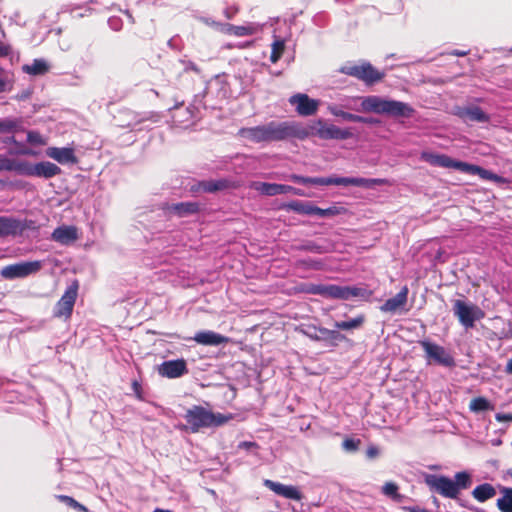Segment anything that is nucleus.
I'll return each instance as SVG.
<instances>
[{"label":"nucleus","instance_id":"obj_1","mask_svg":"<svg viewBox=\"0 0 512 512\" xmlns=\"http://www.w3.org/2000/svg\"><path fill=\"white\" fill-rule=\"evenodd\" d=\"M239 136L253 143L275 142L291 138L303 140L310 132L301 123L295 121H270L255 127L241 128Z\"/></svg>","mask_w":512,"mask_h":512},{"label":"nucleus","instance_id":"obj_2","mask_svg":"<svg viewBox=\"0 0 512 512\" xmlns=\"http://www.w3.org/2000/svg\"><path fill=\"white\" fill-rule=\"evenodd\" d=\"M421 159L433 166L451 168L465 174L478 175L484 180L493 181L497 184H507L509 182L506 178L501 177L489 170L474 164L455 160L446 154L423 152L421 154Z\"/></svg>","mask_w":512,"mask_h":512},{"label":"nucleus","instance_id":"obj_3","mask_svg":"<svg viewBox=\"0 0 512 512\" xmlns=\"http://www.w3.org/2000/svg\"><path fill=\"white\" fill-rule=\"evenodd\" d=\"M361 111L365 113L385 114L392 117H410L414 110L404 102L382 98L380 96H366L360 98Z\"/></svg>","mask_w":512,"mask_h":512},{"label":"nucleus","instance_id":"obj_4","mask_svg":"<svg viewBox=\"0 0 512 512\" xmlns=\"http://www.w3.org/2000/svg\"><path fill=\"white\" fill-rule=\"evenodd\" d=\"M305 292L320 295L329 299L349 300L351 298H368L371 293L366 289L355 286H340L334 284H311Z\"/></svg>","mask_w":512,"mask_h":512},{"label":"nucleus","instance_id":"obj_5","mask_svg":"<svg viewBox=\"0 0 512 512\" xmlns=\"http://www.w3.org/2000/svg\"><path fill=\"white\" fill-rule=\"evenodd\" d=\"M184 418L189 429L193 433L198 432L202 428L221 426L229 419V417H226L221 413H213L212 411L197 405L188 409Z\"/></svg>","mask_w":512,"mask_h":512},{"label":"nucleus","instance_id":"obj_6","mask_svg":"<svg viewBox=\"0 0 512 512\" xmlns=\"http://www.w3.org/2000/svg\"><path fill=\"white\" fill-rule=\"evenodd\" d=\"M306 128V126H304ZM309 136L316 135L324 140H346L352 138L353 133L350 129H343L333 124H327L323 120H318L313 125L307 127Z\"/></svg>","mask_w":512,"mask_h":512},{"label":"nucleus","instance_id":"obj_7","mask_svg":"<svg viewBox=\"0 0 512 512\" xmlns=\"http://www.w3.org/2000/svg\"><path fill=\"white\" fill-rule=\"evenodd\" d=\"M453 312L467 329L474 327L475 321L482 319L485 315L477 305L459 299L453 302Z\"/></svg>","mask_w":512,"mask_h":512},{"label":"nucleus","instance_id":"obj_8","mask_svg":"<svg viewBox=\"0 0 512 512\" xmlns=\"http://www.w3.org/2000/svg\"><path fill=\"white\" fill-rule=\"evenodd\" d=\"M43 267V262L39 260L19 262L3 267L0 271L1 277L4 279L25 278L36 274Z\"/></svg>","mask_w":512,"mask_h":512},{"label":"nucleus","instance_id":"obj_9","mask_svg":"<svg viewBox=\"0 0 512 512\" xmlns=\"http://www.w3.org/2000/svg\"><path fill=\"white\" fill-rule=\"evenodd\" d=\"M340 71L346 75L356 77L366 84H374L384 77L383 73L377 71L368 62L360 65H345L340 69Z\"/></svg>","mask_w":512,"mask_h":512},{"label":"nucleus","instance_id":"obj_10","mask_svg":"<svg viewBox=\"0 0 512 512\" xmlns=\"http://www.w3.org/2000/svg\"><path fill=\"white\" fill-rule=\"evenodd\" d=\"M425 483L434 491L447 498H456L458 496L457 484L445 476L428 474L425 476Z\"/></svg>","mask_w":512,"mask_h":512},{"label":"nucleus","instance_id":"obj_11","mask_svg":"<svg viewBox=\"0 0 512 512\" xmlns=\"http://www.w3.org/2000/svg\"><path fill=\"white\" fill-rule=\"evenodd\" d=\"M32 220H19L14 217L0 216V238L20 236L27 229L33 228Z\"/></svg>","mask_w":512,"mask_h":512},{"label":"nucleus","instance_id":"obj_12","mask_svg":"<svg viewBox=\"0 0 512 512\" xmlns=\"http://www.w3.org/2000/svg\"><path fill=\"white\" fill-rule=\"evenodd\" d=\"M420 345L430 362L445 367H452L455 364L453 357L444 347L427 340L421 341Z\"/></svg>","mask_w":512,"mask_h":512},{"label":"nucleus","instance_id":"obj_13","mask_svg":"<svg viewBox=\"0 0 512 512\" xmlns=\"http://www.w3.org/2000/svg\"><path fill=\"white\" fill-rule=\"evenodd\" d=\"M78 293V285L76 283L69 286L54 308V316L58 318H70Z\"/></svg>","mask_w":512,"mask_h":512},{"label":"nucleus","instance_id":"obj_14","mask_svg":"<svg viewBox=\"0 0 512 512\" xmlns=\"http://www.w3.org/2000/svg\"><path fill=\"white\" fill-rule=\"evenodd\" d=\"M289 103L296 107L301 116H311L318 110L319 102L311 99L306 94L298 93L290 97Z\"/></svg>","mask_w":512,"mask_h":512},{"label":"nucleus","instance_id":"obj_15","mask_svg":"<svg viewBox=\"0 0 512 512\" xmlns=\"http://www.w3.org/2000/svg\"><path fill=\"white\" fill-rule=\"evenodd\" d=\"M158 372L163 377L178 378L187 374L188 369L184 359H177L163 362L159 366Z\"/></svg>","mask_w":512,"mask_h":512},{"label":"nucleus","instance_id":"obj_16","mask_svg":"<svg viewBox=\"0 0 512 512\" xmlns=\"http://www.w3.org/2000/svg\"><path fill=\"white\" fill-rule=\"evenodd\" d=\"M120 114L124 119H119V126L128 128H133L147 120L155 122L158 119V115L152 112L142 114L127 109L123 110Z\"/></svg>","mask_w":512,"mask_h":512},{"label":"nucleus","instance_id":"obj_17","mask_svg":"<svg viewBox=\"0 0 512 512\" xmlns=\"http://www.w3.org/2000/svg\"><path fill=\"white\" fill-rule=\"evenodd\" d=\"M408 287L404 286L399 293H397L394 297L387 299L383 305H381L380 310L386 313H396L401 311H406L405 306L408 300Z\"/></svg>","mask_w":512,"mask_h":512},{"label":"nucleus","instance_id":"obj_18","mask_svg":"<svg viewBox=\"0 0 512 512\" xmlns=\"http://www.w3.org/2000/svg\"><path fill=\"white\" fill-rule=\"evenodd\" d=\"M264 486L273 491L275 494L280 495L287 499L301 500L302 494L297 487L291 485H284L272 480H264Z\"/></svg>","mask_w":512,"mask_h":512},{"label":"nucleus","instance_id":"obj_19","mask_svg":"<svg viewBox=\"0 0 512 512\" xmlns=\"http://www.w3.org/2000/svg\"><path fill=\"white\" fill-rule=\"evenodd\" d=\"M51 239L62 245H69L78 239V229L69 225L59 226L53 231Z\"/></svg>","mask_w":512,"mask_h":512},{"label":"nucleus","instance_id":"obj_20","mask_svg":"<svg viewBox=\"0 0 512 512\" xmlns=\"http://www.w3.org/2000/svg\"><path fill=\"white\" fill-rule=\"evenodd\" d=\"M46 155L60 164H75L78 161L74 150L69 147H49L46 149Z\"/></svg>","mask_w":512,"mask_h":512},{"label":"nucleus","instance_id":"obj_21","mask_svg":"<svg viewBox=\"0 0 512 512\" xmlns=\"http://www.w3.org/2000/svg\"><path fill=\"white\" fill-rule=\"evenodd\" d=\"M193 340L201 345L219 346L229 341V338L211 330L200 331L195 334Z\"/></svg>","mask_w":512,"mask_h":512},{"label":"nucleus","instance_id":"obj_22","mask_svg":"<svg viewBox=\"0 0 512 512\" xmlns=\"http://www.w3.org/2000/svg\"><path fill=\"white\" fill-rule=\"evenodd\" d=\"M251 188L267 196L287 194L291 191V186L289 185L267 182H253Z\"/></svg>","mask_w":512,"mask_h":512},{"label":"nucleus","instance_id":"obj_23","mask_svg":"<svg viewBox=\"0 0 512 512\" xmlns=\"http://www.w3.org/2000/svg\"><path fill=\"white\" fill-rule=\"evenodd\" d=\"M6 171H13L18 175L33 177L34 164L26 160H17L7 157Z\"/></svg>","mask_w":512,"mask_h":512},{"label":"nucleus","instance_id":"obj_24","mask_svg":"<svg viewBox=\"0 0 512 512\" xmlns=\"http://www.w3.org/2000/svg\"><path fill=\"white\" fill-rule=\"evenodd\" d=\"M457 115L464 120L474 122L484 123L489 121V116L478 106L459 108Z\"/></svg>","mask_w":512,"mask_h":512},{"label":"nucleus","instance_id":"obj_25","mask_svg":"<svg viewBox=\"0 0 512 512\" xmlns=\"http://www.w3.org/2000/svg\"><path fill=\"white\" fill-rule=\"evenodd\" d=\"M342 186H357L363 188H373L376 185L385 183L384 179H367L362 177H340Z\"/></svg>","mask_w":512,"mask_h":512},{"label":"nucleus","instance_id":"obj_26","mask_svg":"<svg viewBox=\"0 0 512 512\" xmlns=\"http://www.w3.org/2000/svg\"><path fill=\"white\" fill-rule=\"evenodd\" d=\"M61 173L60 167L56 164L48 161H43L34 164V175L33 177H43L46 179L52 178Z\"/></svg>","mask_w":512,"mask_h":512},{"label":"nucleus","instance_id":"obj_27","mask_svg":"<svg viewBox=\"0 0 512 512\" xmlns=\"http://www.w3.org/2000/svg\"><path fill=\"white\" fill-rule=\"evenodd\" d=\"M167 209L179 217H186L197 213L199 211V204L197 202H181L172 204Z\"/></svg>","mask_w":512,"mask_h":512},{"label":"nucleus","instance_id":"obj_28","mask_svg":"<svg viewBox=\"0 0 512 512\" xmlns=\"http://www.w3.org/2000/svg\"><path fill=\"white\" fill-rule=\"evenodd\" d=\"M22 70L29 75H44L49 71V65L44 59H35L31 64H26Z\"/></svg>","mask_w":512,"mask_h":512},{"label":"nucleus","instance_id":"obj_29","mask_svg":"<svg viewBox=\"0 0 512 512\" xmlns=\"http://www.w3.org/2000/svg\"><path fill=\"white\" fill-rule=\"evenodd\" d=\"M472 495L479 502H484L496 495V489L491 484L485 483L475 487Z\"/></svg>","mask_w":512,"mask_h":512},{"label":"nucleus","instance_id":"obj_30","mask_svg":"<svg viewBox=\"0 0 512 512\" xmlns=\"http://www.w3.org/2000/svg\"><path fill=\"white\" fill-rule=\"evenodd\" d=\"M312 203L309 201L293 200L282 206V209L291 210L298 214L311 215Z\"/></svg>","mask_w":512,"mask_h":512},{"label":"nucleus","instance_id":"obj_31","mask_svg":"<svg viewBox=\"0 0 512 512\" xmlns=\"http://www.w3.org/2000/svg\"><path fill=\"white\" fill-rule=\"evenodd\" d=\"M200 186H202L203 192L214 193L228 188L229 181L226 179L204 180L200 181Z\"/></svg>","mask_w":512,"mask_h":512},{"label":"nucleus","instance_id":"obj_32","mask_svg":"<svg viewBox=\"0 0 512 512\" xmlns=\"http://www.w3.org/2000/svg\"><path fill=\"white\" fill-rule=\"evenodd\" d=\"M502 496L497 499V507L501 512H512V488L503 487Z\"/></svg>","mask_w":512,"mask_h":512},{"label":"nucleus","instance_id":"obj_33","mask_svg":"<svg viewBox=\"0 0 512 512\" xmlns=\"http://www.w3.org/2000/svg\"><path fill=\"white\" fill-rule=\"evenodd\" d=\"M365 322V316L364 315H358L357 317L346 320V321H336L334 323L335 328L340 330H354L359 329L362 327V325Z\"/></svg>","mask_w":512,"mask_h":512},{"label":"nucleus","instance_id":"obj_34","mask_svg":"<svg viewBox=\"0 0 512 512\" xmlns=\"http://www.w3.org/2000/svg\"><path fill=\"white\" fill-rule=\"evenodd\" d=\"M469 408L473 412H482L493 409L491 403L484 397H477L471 400Z\"/></svg>","mask_w":512,"mask_h":512},{"label":"nucleus","instance_id":"obj_35","mask_svg":"<svg viewBox=\"0 0 512 512\" xmlns=\"http://www.w3.org/2000/svg\"><path fill=\"white\" fill-rule=\"evenodd\" d=\"M308 184L311 185H341L340 177H309Z\"/></svg>","mask_w":512,"mask_h":512},{"label":"nucleus","instance_id":"obj_36","mask_svg":"<svg viewBox=\"0 0 512 512\" xmlns=\"http://www.w3.org/2000/svg\"><path fill=\"white\" fill-rule=\"evenodd\" d=\"M360 98L361 97H347L343 100L342 107L347 110L362 112Z\"/></svg>","mask_w":512,"mask_h":512},{"label":"nucleus","instance_id":"obj_37","mask_svg":"<svg viewBox=\"0 0 512 512\" xmlns=\"http://www.w3.org/2000/svg\"><path fill=\"white\" fill-rule=\"evenodd\" d=\"M454 484H457L458 492L460 491V489L468 488L471 484L469 474H467L466 472H458L455 475Z\"/></svg>","mask_w":512,"mask_h":512},{"label":"nucleus","instance_id":"obj_38","mask_svg":"<svg viewBox=\"0 0 512 512\" xmlns=\"http://www.w3.org/2000/svg\"><path fill=\"white\" fill-rule=\"evenodd\" d=\"M382 492L386 496L391 497L394 500H399L401 498V495L398 493V486L392 482H387L382 487Z\"/></svg>","mask_w":512,"mask_h":512},{"label":"nucleus","instance_id":"obj_39","mask_svg":"<svg viewBox=\"0 0 512 512\" xmlns=\"http://www.w3.org/2000/svg\"><path fill=\"white\" fill-rule=\"evenodd\" d=\"M284 46L285 45L282 40H277L272 44V53L270 59L273 63H276L280 59L284 51Z\"/></svg>","mask_w":512,"mask_h":512},{"label":"nucleus","instance_id":"obj_40","mask_svg":"<svg viewBox=\"0 0 512 512\" xmlns=\"http://www.w3.org/2000/svg\"><path fill=\"white\" fill-rule=\"evenodd\" d=\"M230 31L238 37H243L252 35L255 29L252 26H231Z\"/></svg>","mask_w":512,"mask_h":512},{"label":"nucleus","instance_id":"obj_41","mask_svg":"<svg viewBox=\"0 0 512 512\" xmlns=\"http://www.w3.org/2000/svg\"><path fill=\"white\" fill-rule=\"evenodd\" d=\"M361 444L360 439L347 438L343 441L342 447L347 452H355Z\"/></svg>","mask_w":512,"mask_h":512},{"label":"nucleus","instance_id":"obj_42","mask_svg":"<svg viewBox=\"0 0 512 512\" xmlns=\"http://www.w3.org/2000/svg\"><path fill=\"white\" fill-rule=\"evenodd\" d=\"M58 498L62 501V502H65L67 505L81 511V512H88L87 508L85 506H83L82 504L78 503L76 500H74L73 498L69 497V496H65V495H60L58 496Z\"/></svg>","mask_w":512,"mask_h":512},{"label":"nucleus","instance_id":"obj_43","mask_svg":"<svg viewBox=\"0 0 512 512\" xmlns=\"http://www.w3.org/2000/svg\"><path fill=\"white\" fill-rule=\"evenodd\" d=\"M298 265L302 266L304 268H307V269H315V270H320L323 268V262L321 260H313V259L301 260V261H299Z\"/></svg>","mask_w":512,"mask_h":512},{"label":"nucleus","instance_id":"obj_44","mask_svg":"<svg viewBox=\"0 0 512 512\" xmlns=\"http://www.w3.org/2000/svg\"><path fill=\"white\" fill-rule=\"evenodd\" d=\"M17 127V122L11 119H0V132L9 133Z\"/></svg>","mask_w":512,"mask_h":512},{"label":"nucleus","instance_id":"obj_45","mask_svg":"<svg viewBox=\"0 0 512 512\" xmlns=\"http://www.w3.org/2000/svg\"><path fill=\"white\" fill-rule=\"evenodd\" d=\"M299 249L320 254L327 252L326 248L314 242H308L302 245Z\"/></svg>","mask_w":512,"mask_h":512},{"label":"nucleus","instance_id":"obj_46","mask_svg":"<svg viewBox=\"0 0 512 512\" xmlns=\"http://www.w3.org/2000/svg\"><path fill=\"white\" fill-rule=\"evenodd\" d=\"M304 335L312 340L320 341L321 336L319 335L318 328L315 326H308L306 329L301 330Z\"/></svg>","mask_w":512,"mask_h":512},{"label":"nucleus","instance_id":"obj_47","mask_svg":"<svg viewBox=\"0 0 512 512\" xmlns=\"http://www.w3.org/2000/svg\"><path fill=\"white\" fill-rule=\"evenodd\" d=\"M27 141L29 143L35 144V145H43L44 144V140H43L42 136L38 132H35V131H29L27 133Z\"/></svg>","mask_w":512,"mask_h":512},{"label":"nucleus","instance_id":"obj_48","mask_svg":"<svg viewBox=\"0 0 512 512\" xmlns=\"http://www.w3.org/2000/svg\"><path fill=\"white\" fill-rule=\"evenodd\" d=\"M344 109H345V108H343V107H342V104H340V105H337V104H331V105H329V106H328V111H329L332 115H334V116H336V117H340V118H342V119H343V115H344V113H345V110H344Z\"/></svg>","mask_w":512,"mask_h":512},{"label":"nucleus","instance_id":"obj_49","mask_svg":"<svg viewBox=\"0 0 512 512\" xmlns=\"http://www.w3.org/2000/svg\"><path fill=\"white\" fill-rule=\"evenodd\" d=\"M183 65V70L185 72H188V71H194L195 73H199L200 72V69L198 68V66L191 62V61H186V60H181L180 61Z\"/></svg>","mask_w":512,"mask_h":512},{"label":"nucleus","instance_id":"obj_50","mask_svg":"<svg viewBox=\"0 0 512 512\" xmlns=\"http://www.w3.org/2000/svg\"><path fill=\"white\" fill-rule=\"evenodd\" d=\"M345 339H346V337L343 334L339 333L337 330H330L327 340L343 341Z\"/></svg>","mask_w":512,"mask_h":512},{"label":"nucleus","instance_id":"obj_51","mask_svg":"<svg viewBox=\"0 0 512 512\" xmlns=\"http://www.w3.org/2000/svg\"><path fill=\"white\" fill-rule=\"evenodd\" d=\"M289 179L295 183L306 185L308 184L309 177L292 174L289 176Z\"/></svg>","mask_w":512,"mask_h":512},{"label":"nucleus","instance_id":"obj_52","mask_svg":"<svg viewBox=\"0 0 512 512\" xmlns=\"http://www.w3.org/2000/svg\"><path fill=\"white\" fill-rule=\"evenodd\" d=\"M343 120L351 121V122H359V121H362V116L352 114L350 112L345 111V113L343 115Z\"/></svg>","mask_w":512,"mask_h":512},{"label":"nucleus","instance_id":"obj_53","mask_svg":"<svg viewBox=\"0 0 512 512\" xmlns=\"http://www.w3.org/2000/svg\"><path fill=\"white\" fill-rule=\"evenodd\" d=\"M498 422H512V414L508 413H497L495 416Z\"/></svg>","mask_w":512,"mask_h":512},{"label":"nucleus","instance_id":"obj_54","mask_svg":"<svg viewBox=\"0 0 512 512\" xmlns=\"http://www.w3.org/2000/svg\"><path fill=\"white\" fill-rule=\"evenodd\" d=\"M366 455L368 458L373 459L379 455V449L376 446H370L366 451Z\"/></svg>","mask_w":512,"mask_h":512},{"label":"nucleus","instance_id":"obj_55","mask_svg":"<svg viewBox=\"0 0 512 512\" xmlns=\"http://www.w3.org/2000/svg\"><path fill=\"white\" fill-rule=\"evenodd\" d=\"M311 215H317L319 217H326L325 209H322V208L312 205Z\"/></svg>","mask_w":512,"mask_h":512},{"label":"nucleus","instance_id":"obj_56","mask_svg":"<svg viewBox=\"0 0 512 512\" xmlns=\"http://www.w3.org/2000/svg\"><path fill=\"white\" fill-rule=\"evenodd\" d=\"M10 53V47L0 42V57L7 56Z\"/></svg>","mask_w":512,"mask_h":512},{"label":"nucleus","instance_id":"obj_57","mask_svg":"<svg viewBox=\"0 0 512 512\" xmlns=\"http://www.w3.org/2000/svg\"><path fill=\"white\" fill-rule=\"evenodd\" d=\"M16 153L20 155H35V152L33 150L26 147H21L19 150H17Z\"/></svg>","mask_w":512,"mask_h":512},{"label":"nucleus","instance_id":"obj_58","mask_svg":"<svg viewBox=\"0 0 512 512\" xmlns=\"http://www.w3.org/2000/svg\"><path fill=\"white\" fill-rule=\"evenodd\" d=\"M319 335L321 336V340H327L330 330L327 328H318Z\"/></svg>","mask_w":512,"mask_h":512},{"label":"nucleus","instance_id":"obj_59","mask_svg":"<svg viewBox=\"0 0 512 512\" xmlns=\"http://www.w3.org/2000/svg\"><path fill=\"white\" fill-rule=\"evenodd\" d=\"M8 85L9 82L7 80L0 79V93L10 90L11 88H9Z\"/></svg>","mask_w":512,"mask_h":512},{"label":"nucleus","instance_id":"obj_60","mask_svg":"<svg viewBox=\"0 0 512 512\" xmlns=\"http://www.w3.org/2000/svg\"><path fill=\"white\" fill-rule=\"evenodd\" d=\"M7 156L0 154V172L6 171Z\"/></svg>","mask_w":512,"mask_h":512},{"label":"nucleus","instance_id":"obj_61","mask_svg":"<svg viewBox=\"0 0 512 512\" xmlns=\"http://www.w3.org/2000/svg\"><path fill=\"white\" fill-rule=\"evenodd\" d=\"M378 121L375 118L372 117H363L362 121H359V123H366V124H376Z\"/></svg>","mask_w":512,"mask_h":512},{"label":"nucleus","instance_id":"obj_62","mask_svg":"<svg viewBox=\"0 0 512 512\" xmlns=\"http://www.w3.org/2000/svg\"><path fill=\"white\" fill-rule=\"evenodd\" d=\"M289 193H292V194L298 195V196H305V193L303 190L295 188L293 186H291V191Z\"/></svg>","mask_w":512,"mask_h":512},{"label":"nucleus","instance_id":"obj_63","mask_svg":"<svg viewBox=\"0 0 512 512\" xmlns=\"http://www.w3.org/2000/svg\"><path fill=\"white\" fill-rule=\"evenodd\" d=\"M255 446H256V443H254V442H242L239 445L240 448H245V449H250Z\"/></svg>","mask_w":512,"mask_h":512},{"label":"nucleus","instance_id":"obj_64","mask_svg":"<svg viewBox=\"0 0 512 512\" xmlns=\"http://www.w3.org/2000/svg\"><path fill=\"white\" fill-rule=\"evenodd\" d=\"M506 372L512 374V358L508 360L506 365Z\"/></svg>","mask_w":512,"mask_h":512}]
</instances>
